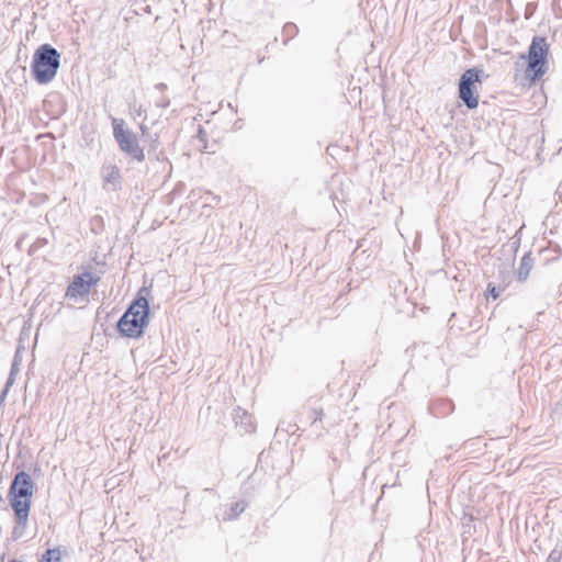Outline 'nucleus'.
<instances>
[{"mask_svg": "<svg viewBox=\"0 0 562 562\" xmlns=\"http://www.w3.org/2000/svg\"><path fill=\"white\" fill-rule=\"evenodd\" d=\"M549 48L547 37L535 35L527 53L518 56L516 65L519 66L520 61L524 63L526 66L525 79L530 83H536L547 74L549 69Z\"/></svg>", "mask_w": 562, "mask_h": 562, "instance_id": "f257e3e1", "label": "nucleus"}, {"mask_svg": "<svg viewBox=\"0 0 562 562\" xmlns=\"http://www.w3.org/2000/svg\"><path fill=\"white\" fill-rule=\"evenodd\" d=\"M61 54L53 45L45 43L40 45L31 60V75L38 85L52 82L60 67Z\"/></svg>", "mask_w": 562, "mask_h": 562, "instance_id": "f03ea898", "label": "nucleus"}, {"mask_svg": "<svg viewBox=\"0 0 562 562\" xmlns=\"http://www.w3.org/2000/svg\"><path fill=\"white\" fill-rule=\"evenodd\" d=\"M144 290L145 288L139 291L137 297L117 322V329L122 336L138 338L149 323V304L147 299L142 295Z\"/></svg>", "mask_w": 562, "mask_h": 562, "instance_id": "7ed1b4c3", "label": "nucleus"}, {"mask_svg": "<svg viewBox=\"0 0 562 562\" xmlns=\"http://www.w3.org/2000/svg\"><path fill=\"white\" fill-rule=\"evenodd\" d=\"M483 74L481 68L472 67L464 70L459 78L458 98L468 110H474L479 105L477 86L482 85Z\"/></svg>", "mask_w": 562, "mask_h": 562, "instance_id": "20e7f679", "label": "nucleus"}, {"mask_svg": "<svg viewBox=\"0 0 562 562\" xmlns=\"http://www.w3.org/2000/svg\"><path fill=\"white\" fill-rule=\"evenodd\" d=\"M113 136L119 148L132 160L143 162L145 160L144 148L139 146L137 136L123 127V121L113 120Z\"/></svg>", "mask_w": 562, "mask_h": 562, "instance_id": "39448f33", "label": "nucleus"}, {"mask_svg": "<svg viewBox=\"0 0 562 562\" xmlns=\"http://www.w3.org/2000/svg\"><path fill=\"white\" fill-rule=\"evenodd\" d=\"M98 281L99 278L93 277L89 271L77 274L68 284L65 296L70 299L83 297L89 294L91 286L95 285Z\"/></svg>", "mask_w": 562, "mask_h": 562, "instance_id": "423d86ee", "label": "nucleus"}, {"mask_svg": "<svg viewBox=\"0 0 562 562\" xmlns=\"http://www.w3.org/2000/svg\"><path fill=\"white\" fill-rule=\"evenodd\" d=\"M10 505L14 510L16 518V526L13 528V537L16 539L23 533V530L26 527L30 514L31 498L29 497H16L9 496Z\"/></svg>", "mask_w": 562, "mask_h": 562, "instance_id": "0eeeda50", "label": "nucleus"}, {"mask_svg": "<svg viewBox=\"0 0 562 562\" xmlns=\"http://www.w3.org/2000/svg\"><path fill=\"white\" fill-rule=\"evenodd\" d=\"M33 487L34 484L30 474L24 471L18 472L11 482L9 496L31 498L33 495Z\"/></svg>", "mask_w": 562, "mask_h": 562, "instance_id": "6e6552de", "label": "nucleus"}, {"mask_svg": "<svg viewBox=\"0 0 562 562\" xmlns=\"http://www.w3.org/2000/svg\"><path fill=\"white\" fill-rule=\"evenodd\" d=\"M103 188L105 190L117 191L122 188V177L120 169L115 165H103L101 169Z\"/></svg>", "mask_w": 562, "mask_h": 562, "instance_id": "1a4fd4ad", "label": "nucleus"}, {"mask_svg": "<svg viewBox=\"0 0 562 562\" xmlns=\"http://www.w3.org/2000/svg\"><path fill=\"white\" fill-rule=\"evenodd\" d=\"M429 408L432 415L445 417L453 412L454 404L448 398H439L434 401Z\"/></svg>", "mask_w": 562, "mask_h": 562, "instance_id": "9d476101", "label": "nucleus"}, {"mask_svg": "<svg viewBox=\"0 0 562 562\" xmlns=\"http://www.w3.org/2000/svg\"><path fill=\"white\" fill-rule=\"evenodd\" d=\"M533 267V259L531 258V252H527L522 256L519 267L517 269V279L520 282H524L529 277V273Z\"/></svg>", "mask_w": 562, "mask_h": 562, "instance_id": "9b49d317", "label": "nucleus"}, {"mask_svg": "<svg viewBox=\"0 0 562 562\" xmlns=\"http://www.w3.org/2000/svg\"><path fill=\"white\" fill-rule=\"evenodd\" d=\"M323 416L322 407H306L301 413V423L314 425L316 422L321 420Z\"/></svg>", "mask_w": 562, "mask_h": 562, "instance_id": "f8f14e48", "label": "nucleus"}, {"mask_svg": "<svg viewBox=\"0 0 562 562\" xmlns=\"http://www.w3.org/2000/svg\"><path fill=\"white\" fill-rule=\"evenodd\" d=\"M247 502L239 501L232 504L223 514L224 520H233L236 519L247 507Z\"/></svg>", "mask_w": 562, "mask_h": 562, "instance_id": "ddd939ff", "label": "nucleus"}, {"mask_svg": "<svg viewBox=\"0 0 562 562\" xmlns=\"http://www.w3.org/2000/svg\"><path fill=\"white\" fill-rule=\"evenodd\" d=\"M235 419L236 423L240 424L246 431L254 430L255 427L251 422V416L246 411L238 408L235 414Z\"/></svg>", "mask_w": 562, "mask_h": 562, "instance_id": "4468645a", "label": "nucleus"}, {"mask_svg": "<svg viewBox=\"0 0 562 562\" xmlns=\"http://www.w3.org/2000/svg\"><path fill=\"white\" fill-rule=\"evenodd\" d=\"M299 29L296 24L288 22L283 25L282 34L284 36L283 44L286 45L290 40L296 36Z\"/></svg>", "mask_w": 562, "mask_h": 562, "instance_id": "2eb2a0df", "label": "nucleus"}, {"mask_svg": "<svg viewBox=\"0 0 562 562\" xmlns=\"http://www.w3.org/2000/svg\"><path fill=\"white\" fill-rule=\"evenodd\" d=\"M16 362L14 361L11 366V370H10V374H9V378L5 382V385H4V389L1 393V396H0V401H4L8 392H9V389L11 387V385L14 383V378H15V374H16Z\"/></svg>", "mask_w": 562, "mask_h": 562, "instance_id": "dca6fc26", "label": "nucleus"}, {"mask_svg": "<svg viewBox=\"0 0 562 562\" xmlns=\"http://www.w3.org/2000/svg\"><path fill=\"white\" fill-rule=\"evenodd\" d=\"M43 562H59L60 551L59 549H47L42 558Z\"/></svg>", "mask_w": 562, "mask_h": 562, "instance_id": "f3484780", "label": "nucleus"}, {"mask_svg": "<svg viewBox=\"0 0 562 562\" xmlns=\"http://www.w3.org/2000/svg\"><path fill=\"white\" fill-rule=\"evenodd\" d=\"M158 138H159L158 135L155 134L154 138L151 139V143L149 145V148L147 149V155H148L149 159H156V160L160 159V157L157 153V147L159 144Z\"/></svg>", "mask_w": 562, "mask_h": 562, "instance_id": "a211bd4d", "label": "nucleus"}, {"mask_svg": "<svg viewBox=\"0 0 562 562\" xmlns=\"http://www.w3.org/2000/svg\"><path fill=\"white\" fill-rule=\"evenodd\" d=\"M504 291V288H497L492 283L487 284V293L491 295L494 300H496L501 293Z\"/></svg>", "mask_w": 562, "mask_h": 562, "instance_id": "6ab92c4d", "label": "nucleus"}, {"mask_svg": "<svg viewBox=\"0 0 562 562\" xmlns=\"http://www.w3.org/2000/svg\"><path fill=\"white\" fill-rule=\"evenodd\" d=\"M547 562H562V551L557 549L552 550Z\"/></svg>", "mask_w": 562, "mask_h": 562, "instance_id": "aec40b11", "label": "nucleus"}, {"mask_svg": "<svg viewBox=\"0 0 562 562\" xmlns=\"http://www.w3.org/2000/svg\"><path fill=\"white\" fill-rule=\"evenodd\" d=\"M156 105H157L158 108H164V109H166V108H168V106L170 105V100H169V98H167V97H161V98L156 102Z\"/></svg>", "mask_w": 562, "mask_h": 562, "instance_id": "412c9836", "label": "nucleus"}, {"mask_svg": "<svg viewBox=\"0 0 562 562\" xmlns=\"http://www.w3.org/2000/svg\"><path fill=\"white\" fill-rule=\"evenodd\" d=\"M520 234H521V228L516 232V234L510 238V246H519L520 245V241H521V238H520Z\"/></svg>", "mask_w": 562, "mask_h": 562, "instance_id": "4be33fe9", "label": "nucleus"}, {"mask_svg": "<svg viewBox=\"0 0 562 562\" xmlns=\"http://www.w3.org/2000/svg\"><path fill=\"white\" fill-rule=\"evenodd\" d=\"M155 89L159 90V91H164L167 89V85L164 82H159V83L155 85Z\"/></svg>", "mask_w": 562, "mask_h": 562, "instance_id": "5701e85b", "label": "nucleus"}, {"mask_svg": "<svg viewBox=\"0 0 562 562\" xmlns=\"http://www.w3.org/2000/svg\"><path fill=\"white\" fill-rule=\"evenodd\" d=\"M543 250H548L549 248H542ZM555 254L557 256H559L561 254V248H558V247H554V248H551Z\"/></svg>", "mask_w": 562, "mask_h": 562, "instance_id": "b1692460", "label": "nucleus"}, {"mask_svg": "<svg viewBox=\"0 0 562 562\" xmlns=\"http://www.w3.org/2000/svg\"><path fill=\"white\" fill-rule=\"evenodd\" d=\"M202 135H204V131H203L202 126H199L198 137L202 138Z\"/></svg>", "mask_w": 562, "mask_h": 562, "instance_id": "393cba45", "label": "nucleus"}, {"mask_svg": "<svg viewBox=\"0 0 562 562\" xmlns=\"http://www.w3.org/2000/svg\"><path fill=\"white\" fill-rule=\"evenodd\" d=\"M140 130H142V132H143V134H144V133H145L146 127H145L144 125H140Z\"/></svg>", "mask_w": 562, "mask_h": 562, "instance_id": "a878e982", "label": "nucleus"}, {"mask_svg": "<svg viewBox=\"0 0 562 562\" xmlns=\"http://www.w3.org/2000/svg\"><path fill=\"white\" fill-rule=\"evenodd\" d=\"M137 114H138V115H142V108H139V109L137 110Z\"/></svg>", "mask_w": 562, "mask_h": 562, "instance_id": "bb28decb", "label": "nucleus"}, {"mask_svg": "<svg viewBox=\"0 0 562 562\" xmlns=\"http://www.w3.org/2000/svg\"><path fill=\"white\" fill-rule=\"evenodd\" d=\"M20 244H21V240H18V241L15 243V247H19V246H20Z\"/></svg>", "mask_w": 562, "mask_h": 562, "instance_id": "cd10ccee", "label": "nucleus"}, {"mask_svg": "<svg viewBox=\"0 0 562 562\" xmlns=\"http://www.w3.org/2000/svg\"><path fill=\"white\" fill-rule=\"evenodd\" d=\"M10 562H16L15 560H11Z\"/></svg>", "mask_w": 562, "mask_h": 562, "instance_id": "c85d7f7f", "label": "nucleus"}]
</instances>
